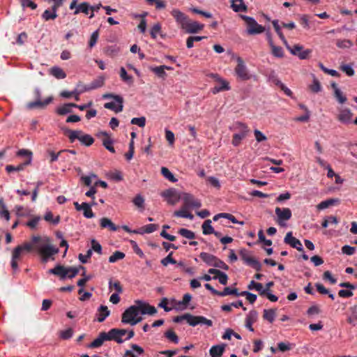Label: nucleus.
I'll use <instances>...</instances> for the list:
<instances>
[{
  "label": "nucleus",
  "instance_id": "obj_47",
  "mask_svg": "<svg viewBox=\"0 0 357 357\" xmlns=\"http://www.w3.org/2000/svg\"><path fill=\"white\" fill-rule=\"evenodd\" d=\"M126 255L121 251H115L109 257V263H115L119 260L124 259Z\"/></svg>",
  "mask_w": 357,
  "mask_h": 357
},
{
  "label": "nucleus",
  "instance_id": "obj_43",
  "mask_svg": "<svg viewBox=\"0 0 357 357\" xmlns=\"http://www.w3.org/2000/svg\"><path fill=\"white\" fill-rule=\"evenodd\" d=\"M132 203L135 206H136L138 208L141 210L144 209V198L141 195H137L132 199Z\"/></svg>",
  "mask_w": 357,
  "mask_h": 357
},
{
  "label": "nucleus",
  "instance_id": "obj_42",
  "mask_svg": "<svg viewBox=\"0 0 357 357\" xmlns=\"http://www.w3.org/2000/svg\"><path fill=\"white\" fill-rule=\"evenodd\" d=\"M105 108L111 109L118 113L123 110V103H119V105L116 107V103L114 102H106L104 105Z\"/></svg>",
  "mask_w": 357,
  "mask_h": 357
},
{
  "label": "nucleus",
  "instance_id": "obj_46",
  "mask_svg": "<svg viewBox=\"0 0 357 357\" xmlns=\"http://www.w3.org/2000/svg\"><path fill=\"white\" fill-rule=\"evenodd\" d=\"M165 337L174 344L178 343V337L172 329H169L166 331L165 333Z\"/></svg>",
  "mask_w": 357,
  "mask_h": 357
},
{
  "label": "nucleus",
  "instance_id": "obj_29",
  "mask_svg": "<svg viewBox=\"0 0 357 357\" xmlns=\"http://www.w3.org/2000/svg\"><path fill=\"white\" fill-rule=\"evenodd\" d=\"M171 70L172 68L167 66H160L156 67H151L150 70L153 72L157 76L161 78H165L167 76V73L165 70Z\"/></svg>",
  "mask_w": 357,
  "mask_h": 357
},
{
  "label": "nucleus",
  "instance_id": "obj_7",
  "mask_svg": "<svg viewBox=\"0 0 357 357\" xmlns=\"http://www.w3.org/2000/svg\"><path fill=\"white\" fill-rule=\"evenodd\" d=\"M237 65L235 68V73L241 80H248L250 79V75L248 73L247 67L241 57L237 58Z\"/></svg>",
  "mask_w": 357,
  "mask_h": 357
},
{
  "label": "nucleus",
  "instance_id": "obj_56",
  "mask_svg": "<svg viewBox=\"0 0 357 357\" xmlns=\"http://www.w3.org/2000/svg\"><path fill=\"white\" fill-rule=\"evenodd\" d=\"M79 269L84 270V267L82 266H79V268H76V267L67 268V270H68L67 277H68L70 279L75 278L78 274Z\"/></svg>",
  "mask_w": 357,
  "mask_h": 357
},
{
  "label": "nucleus",
  "instance_id": "obj_23",
  "mask_svg": "<svg viewBox=\"0 0 357 357\" xmlns=\"http://www.w3.org/2000/svg\"><path fill=\"white\" fill-rule=\"evenodd\" d=\"M231 7L236 13L246 12L248 10V6L243 2V0H231Z\"/></svg>",
  "mask_w": 357,
  "mask_h": 357
},
{
  "label": "nucleus",
  "instance_id": "obj_38",
  "mask_svg": "<svg viewBox=\"0 0 357 357\" xmlns=\"http://www.w3.org/2000/svg\"><path fill=\"white\" fill-rule=\"evenodd\" d=\"M187 209L188 208H185V206H183V208H181V210L176 211L174 213V215L176 217L185 218H188L190 220H192L194 218L193 215L188 212Z\"/></svg>",
  "mask_w": 357,
  "mask_h": 357
},
{
  "label": "nucleus",
  "instance_id": "obj_14",
  "mask_svg": "<svg viewBox=\"0 0 357 357\" xmlns=\"http://www.w3.org/2000/svg\"><path fill=\"white\" fill-rule=\"evenodd\" d=\"M161 195L162 197H165L168 204L171 205H174L175 204H176L180 199V197L177 194L176 190L173 188H170L163 191L161 193Z\"/></svg>",
  "mask_w": 357,
  "mask_h": 357
},
{
  "label": "nucleus",
  "instance_id": "obj_48",
  "mask_svg": "<svg viewBox=\"0 0 357 357\" xmlns=\"http://www.w3.org/2000/svg\"><path fill=\"white\" fill-rule=\"evenodd\" d=\"M105 78L102 76L98 77L89 84L91 90L96 89L104 85Z\"/></svg>",
  "mask_w": 357,
  "mask_h": 357
},
{
  "label": "nucleus",
  "instance_id": "obj_4",
  "mask_svg": "<svg viewBox=\"0 0 357 357\" xmlns=\"http://www.w3.org/2000/svg\"><path fill=\"white\" fill-rule=\"evenodd\" d=\"M240 17L247 24L248 34H259L265 31V28L263 26L259 24L253 17L243 15H241Z\"/></svg>",
  "mask_w": 357,
  "mask_h": 357
},
{
  "label": "nucleus",
  "instance_id": "obj_57",
  "mask_svg": "<svg viewBox=\"0 0 357 357\" xmlns=\"http://www.w3.org/2000/svg\"><path fill=\"white\" fill-rule=\"evenodd\" d=\"M16 215L18 217H26L29 215V211L22 206H15Z\"/></svg>",
  "mask_w": 357,
  "mask_h": 357
},
{
  "label": "nucleus",
  "instance_id": "obj_33",
  "mask_svg": "<svg viewBox=\"0 0 357 357\" xmlns=\"http://www.w3.org/2000/svg\"><path fill=\"white\" fill-rule=\"evenodd\" d=\"M120 51V49L116 45H109L104 49V53L110 57L116 56Z\"/></svg>",
  "mask_w": 357,
  "mask_h": 357
},
{
  "label": "nucleus",
  "instance_id": "obj_41",
  "mask_svg": "<svg viewBox=\"0 0 357 357\" xmlns=\"http://www.w3.org/2000/svg\"><path fill=\"white\" fill-rule=\"evenodd\" d=\"M227 295H234L236 296H239L241 294L236 288L231 289L229 287H225L222 291H219L218 294L220 296H226Z\"/></svg>",
  "mask_w": 357,
  "mask_h": 357
},
{
  "label": "nucleus",
  "instance_id": "obj_36",
  "mask_svg": "<svg viewBox=\"0 0 357 357\" xmlns=\"http://www.w3.org/2000/svg\"><path fill=\"white\" fill-rule=\"evenodd\" d=\"M351 314L347 318V322L355 326L357 324V307L354 306L350 308Z\"/></svg>",
  "mask_w": 357,
  "mask_h": 357
},
{
  "label": "nucleus",
  "instance_id": "obj_27",
  "mask_svg": "<svg viewBox=\"0 0 357 357\" xmlns=\"http://www.w3.org/2000/svg\"><path fill=\"white\" fill-rule=\"evenodd\" d=\"M30 164H31V159L25 160L23 162H22L21 164H20L17 166L7 165L6 167V170L8 173H10L14 171H16V172L22 171L26 166H27Z\"/></svg>",
  "mask_w": 357,
  "mask_h": 357
},
{
  "label": "nucleus",
  "instance_id": "obj_30",
  "mask_svg": "<svg viewBox=\"0 0 357 357\" xmlns=\"http://www.w3.org/2000/svg\"><path fill=\"white\" fill-rule=\"evenodd\" d=\"M74 107H77V104L66 103L62 105L61 107L57 108L56 112L59 115H65L66 114L70 113L72 112V108Z\"/></svg>",
  "mask_w": 357,
  "mask_h": 357
},
{
  "label": "nucleus",
  "instance_id": "obj_24",
  "mask_svg": "<svg viewBox=\"0 0 357 357\" xmlns=\"http://www.w3.org/2000/svg\"><path fill=\"white\" fill-rule=\"evenodd\" d=\"M340 204V199L337 198H331L320 202L317 208L318 210H324L333 206Z\"/></svg>",
  "mask_w": 357,
  "mask_h": 357
},
{
  "label": "nucleus",
  "instance_id": "obj_34",
  "mask_svg": "<svg viewBox=\"0 0 357 357\" xmlns=\"http://www.w3.org/2000/svg\"><path fill=\"white\" fill-rule=\"evenodd\" d=\"M50 74L57 79H64L66 77V73L62 68L54 66L50 69Z\"/></svg>",
  "mask_w": 357,
  "mask_h": 357
},
{
  "label": "nucleus",
  "instance_id": "obj_58",
  "mask_svg": "<svg viewBox=\"0 0 357 357\" xmlns=\"http://www.w3.org/2000/svg\"><path fill=\"white\" fill-rule=\"evenodd\" d=\"M98 37H99V31L98 30H96L92 33V34L90 37V40L89 41V45H88L89 48H92L96 45V44L98 41Z\"/></svg>",
  "mask_w": 357,
  "mask_h": 357
},
{
  "label": "nucleus",
  "instance_id": "obj_5",
  "mask_svg": "<svg viewBox=\"0 0 357 357\" xmlns=\"http://www.w3.org/2000/svg\"><path fill=\"white\" fill-rule=\"evenodd\" d=\"M35 94L36 100L33 102H29L26 104V108L29 109H33L35 108H40L44 109L49 104H50L53 100V97L50 96L45 99L43 101L40 100V92L39 89L35 90Z\"/></svg>",
  "mask_w": 357,
  "mask_h": 357
},
{
  "label": "nucleus",
  "instance_id": "obj_54",
  "mask_svg": "<svg viewBox=\"0 0 357 357\" xmlns=\"http://www.w3.org/2000/svg\"><path fill=\"white\" fill-rule=\"evenodd\" d=\"M114 289L116 294H121L123 292V288L119 281L116 280L114 282H112V280L109 282V289L110 291L112 290V289Z\"/></svg>",
  "mask_w": 357,
  "mask_h": 357
},
{
  "label": "nucleus",
  "instance_id": "obj_18",
  "mask_svg": "<svg viewBox=\"0 0 357 357\" xmlns=\"http://www.w3.org/2000/svg\"><path fill=\"white\" fill-rule=\"evenodd\" d=\"M171 14L174 17L176 21L181 24V28L183 27V26L188 20V16L178 9H174L171 12Z\"/></svg>",
  "mask_w": 357,
  "mask_h": 357
},
{
  "label": "nucleus",
  "instance_id": "obj_16",
  "mask_svg": "<svg viewBox=\"0 0 357 357\" xmlns=\"http://www.w3.org/2000/svg\"><path fill=\"white\" fill-rule=\"evenodd\" d=\"M58 252L59 249L52 246L50 243H48L39 253L43 257V261H46L50 257Z\"/></svg>",
  "mask_w": 357,
  "mask_h": 357
},
{
  "label": "nucleus",
  "instance_id": "obj_26",
  "mask_svg": "<svg viewBox=\"0 0 357 357\" xmlns=\"http://www.w3.org/2000/svg\"><path fill=\"white\" fill-rule=\"evenodd\" d=\"M199 257L208 266H213L214 264L218 259V257L215 255L207 252H201L199 255Z\"/></svg>",
  "mask_w": 357,
  "mask_h": 357
},
{
  "label": "nucleus",
  "instance_id": "obj_50",
  "mask_svg": "<svg viewBox=\"0 0 357 357\" xmlns=\"http://www.w3.org/2000/svg\"><path fill=\"white\" fill-rule=\"evenodd\" d=\"M246 264L248 266L252 267L257 271H260L261 270V264L259 263V261H257L252 257H251L250 259H248V261L246 262Z\"/></svg>",
  "mask_w": 357,
  "mask_h": 357
},
{
  "label": "nucleus",
  "instance_id": "obj_20",
  "mask_svg": "<svg viewBox=\"0 0 357 357\" xmlns=\"http://www.w3.org/2000/svg\"><path fill=\"white\" fill-rule=\"evenodd\" d=\"M105 341H109L107 333L101 332L98 337L95 339L89 345L91 348H98L102 345Z\"/></svg>",
  "mask_w": 357,
  "mask_h": 357
},
{
  "label": "nucleus",
  "instance_id": "obj_31",
  "mask_svg": "<svg viewBox=\"0 0 357 357\" xmlns=\"http://www.w3.org/2000/svg\"><path fill=\"white\" fill-rule=\"evenodd\" d=\"M100 227L102 228H109L110 231H116L118 229L116 227L112 221L107 218H102L100 219Z\"/></svg>",
  "mask_w": 357,
  "mask_h": 357
},
{
  "label": "nucleus",
  "instance_id": "obj_6",
  "mask_svg": "<svg viewBox=\"0 0 357 357\" xmlns=\"http://www.w3.org/2000/svg\"><path fill=\"white\" fill-rule=\"evenodd\" d=\"M238 128L239 132L234 134L232 139V144L234 146H238L241 144V140L246 137L249 132L248 127L243 123H238Z\"/></svg>",
  "mask_w": 357,
  "mask_h": 357
},
{
  "label": "nucleus",
  "instance_id": "obj_52",
  "mask_svg": "<svg viewBox=\"0 0 357 357\" xmlns=\"http://www.w3.org/2000/svg\"><path fill=\"white\" fill-rule=\"evenodd\" d=\"M178 233L188 239H194L195 238V234L193 231L185 228L180 229Z\"/></svg>",
  "mask_w": 357,
  "mask_h": 357
},
{
  "label": "nucleus",
  "instance_id": "obj_60",
  "mask_svg": "<svg viewBox=\"0 0 357 357\" xmlns=\"http://www.w3.org/2000/svg\"><path fill=\"white\" fill-rule=\"evenodd\" d=\"M310 89L313 93H318L321 90V86L319 81L314 77L312 84L310 85Z\"/></svg>",
  "mask_w": 357,
  "mask_h": 357
},
{
  "label": "nucleus",
  "instance_id": "obj_11",
  "mask_svg": "<svg viewBox=\"0 0 357 357\" xmlns=\"http://www.w3.org/2000/svg\"><path fill=\"white\" fill-rule=\"evenodd\" d=\"M109 341L114 340L119 344L123 343L124 340L122 339V337L127 334V330L126 329H119V328H112L107 333Z\"/></svg>",
  "mask_w": 357,
  "mask_h": 357
},
{
  "label": "nucleus",
  "instance_id": "obj_17",
  "mask_svg": "<svg viewBox=\"0 0 357 357\" xmlns=\"http://www.w3.org/2000/svg\"><path fill=\"white\" fill-rule=\"evenodd\" d=\"M100 137H102V144L108 151L112 153H114L115 150L113 144V140L111 139L109 134L105 131H101L98 133Z\"/></svg>",
  "mask_w": 357,
  "mask_h": 357
},
{
  "label": "nucleus",
  "instance_id": "obj_12",
  "mask_svg": "<svg viewBox=\"0 0 357 357\" xmlns=\"http://www.w3.org/2000/svg\"><path fill=\"white\" fill-rule=\"evenodd\" d=\"M77 0H72L70 4V9L73 10L75 9L74 11V15H77L79 13H83L86 15L89 13V10H90L91 6L88 2H82L78 6L77 5Z\"/></svg>",
  "mask_w": 357,
  "mask_h": 357
},
{
  "label": "nucleus",
  "instance_id": "obj_37",
  "mask_svg": "<svg viewBox=\"0 0 357 357\" xmlns=\"http://www.w3.org/2000/svg\"><path fill=\"white\" fill-rule=\"evenodd\" d=\"M270 45L271 47V52L275 57L282 58L284 56V52L281 47L273 45L272 40H270Z\"/></svg>",
  "mask_w": 357,
  "mask_h": 357
},
{
  "label": "nucleus",
  "instance_id": "obj_13",
  "mask_svg": "<svg viewBox=\"0 0 357 357\" xmlns=\"http://www.w3.org/2000/svg\"><path fill=\"white\" fill-rule=\"evenodd\" d=\"M183 204L185 208H200L202 206L201 202L197 199H195L193 195L185 193L183 197Z\"/></svg>",
  "mask_w": 357,
  "mask_h": 357
},
{
  "label": "nucleus",
  "instance_id": "obj_55",
  "mask_svg": "<svg viewBox=\"0 0 357 357\" xmlns=\"http://www.w3.org/2000/svg\"><path fill=\"white\" fill-rule=\"evenodd\" d=\"M44 219L47 222H52L53 225H57L60 221L59 216H56V218H54L53 214L51 211H48L46 213V214L44 216Z\"/></svg>",
  "mask_w": 357,
  "mask_h": 357
},
{
  "label": "nucleus",
  "instance_id": "obj_2",
  "mask_svg": "<svg viewBox=\"0 0 357 357\" xmlns=\"http://www.w3.org/2000/svg\"><path fill=\"white\" fill-rule=\"evenodd\" d=\"M48 243H50V239L47 236H33L30 241L25 242L19 246L23 251L27 252L37 251L39 253Z\"/></svg>",
  "mask_w": 357,
  "mask_h": 357
},
{
  "label": "nucleus",
  "instance_id": "obj_39",
  "mask_svg": "<svg viewBox=\"0 0 357 357\" xmlns=\"http://www.w3.org/2000/svg\"><path fill=\"white\" fill-rule=\"evenodd\" d=\"M202 232L204 235L212 234L214 232V229L211 226V220L208 219L204 222L202 224Z\"/></svg>",
  "mask_w": 357,
  "mask_h": 357
},
{
  "label": "nucleus",
  "instance_id": "obj_1",
  "mask_svg": "<svg viewBox=\"0 0 357 357\" xmlns=\"http://www.w3.org/2000/svg\"><path fill=\"white\" fill-rule=\"evenodd\" d=\"M157 312L154 306L142 301H135V305L130 306L122 314L121 322L125 324L135 326L141 322L143 318L139 314L153 315Z\"/></svg>",
  "mask_w": 357,
  "mask_h": 357
},
{
  "label": "nucleus",
  "instance_id": "obj_22",
  "mask_svg": "<svg viewBox=\"0 0 357 357\" xmlns=\"http://www.w3.org/2000/svg\"><path fill=\"white\" fill-rule=\"evenodd\" d=\"M22 252V249L19 245L17 246L13 251L11 267L14 271H16L18 268V264L17 261L20 258V255Z\"/></svg>",
  "mask_w": 357,
  "mask_h": 357
},
{
  "label": "nucleus",
  "instance_id": "obj_49",
  "mask_svg": "<svg viewBox=\"0 0 357 357\" xmlns=\"http://www.w3.org/2000/svg\"><path fill=\"white\" fill-rule=\"evenodd\" d=\"M91 86L89 84H84L82 82H79L77 84L76 89L74 90V93H83L86 91H91Z\"/></svg>",
  "mask_w": 357,
  "mask_h": 357
},
{
  "label": "nucleus",
  "instance_id": "obj_8",
  "mask_svg": "<svg viewBox=\"0 0 357 357\" xmlns=\"http://www.w3.org/2000/svg\"><path fill=\"white\" fill-rule=\"evenodd\" d=\"M287 50L295 56H297L300 59H306L312 53L310 49L303 50V46L301 45H295L293 47L287 46Z\"/></svg>",
  "mask_w": 357,
  "mask_h": 357
},
{
  "label": "nucleus",
  "instance_id": "obj_53",
  "mask_svg": "<svg viewBox=\"0 0 357 357\" xmlns=\"http://www.w3.org/2000/svg\"><path fill=\"white\" fill-rule=\"evenodd\" d=\"M43 19H44L45 21H48L50 20H54L57 17L56 13L54 12L53 10H45L43 15H42Z\"/></svg>",
  "mask_w": 357,
  "mask_h": 357
},
{
  "label": "nucleus",
  "instance_id": "obj_32",
  "mask_svg": "<svg viewBox=\"0 0 357 357\" xmlns=\"http://www.w3.org/2000/svg\"><path fill=\"white\" fill-rule=\"evenodd\" d=\"M276 317V309H264L263 312V318L270 323H273Z\"/></svg>",
  "mask_w": 357,
  "mask_h": 357
},
{
  "label": "nucleus",
  "instance_id": "obj_15",
  "mask_svg": "<svg viewBox=\"0 0 357 357\" xmlns=\"http://www.w3.org/2000/svg\"><path fill=\"white\" fill-rule=\"evenodd\" d=\"M204 26L202 24L188 20L182 29H185L188 33H196L202 31Z\"/></svg>",
  "mask_w": 357,
  "mask_h": 357
},
{
  "label": "nucleus",
  "instance_id": "obj_64",
  "mask_svg": "<svg viewBox=\"0 0 357 357\" xmlns=\"http://www.w3.org/2000/svg\"><path fill=\"white\" fill-rule=\"evenodd\" d=\"M161 26L159 23H157L153 26L151 29L150 34L151 36L155 39L157 38V36L160 33Z\"/></svg>",
  "mask_w": 357,
  "mask_h": 357
},
{
  "label": "nucleus",
  "instance_id": "obj_28",
  "mask_svg": "<svg viewBox=\"0 0 357 357\" xmlns=\"http://www.w3.org/2000/svg\"><path fill=\"white\" fill-rule=\"evenodd\" d=\"M257 312L255 310H252L250 312L248 317L246 318V324L245 326L250 331H253L254 328H252V324L257 321Z\"/></svg>",
  "mask_w": 357,
  "mask_h": 357
},
{
  "label": "nucleus",
  "instance_id": "obj_25",
  "mask_svg": "<svg viewBox=\"0 0 357 357\" xmlns=\"http://www.w3.org/2000/svg\"><path fill=\"white\" fill-rule=\"evenodd\" d=\"M225 346L224 344L213 346L209 350L211 356L221 357L225 350Z\"/></svg>",
  "mask_w": 357,
  "mask_h": 357
},
{
  "label": "nucleus",
  "instance_id": "obj_61",
  "mask_svg": "<svg viewBox=\"0 0 357 357\" xmlns=\"http://www.w3.org/2000/svg\"><path fill=\"white\" fill-rule=\"evenodd\" d=\"M187 322L191 326H195L199 324V316H193L190 313H187Z\"/></svg>",
  "mask_w": 357,
  "mask_h": 357
},
{
  "label": "nucleus",
  "instance_id": "obj_40",
  "mask_svg": "<svg viewBox=\"0 0 357 357\" xmlns=\"http://www.w3.org/2000/svg\"><path fill=\"white\" fill-rule=\"evenodd\" d=\"M82 206V211H83V215L85 218H91L94 217V213L92 211L90 204L83 202Z\"/></svg>",
  "mask_w": 357,
  "mask_h": 357
},
{
  "label": "nucleus",
  "instance_id": "obj_10",
  "mask_svg": "<svg viewBox=\"0 0 357 357\" xmlns=\"http://www.w3.org/2000/svg\"><path fill=\"white\" fill-rule=\"evenodd\" d=\"M284 242L286 244L289 245L291 247L296 248L299 252H304L301 241L294 237L291 231H289L286 234L284 238Z\"/></svg>",
  "mask_w": 357,
  "mask_h": 357
},
{
  "label": "nucleus",
  "instance_id": "obj_59",
  "mask_svg": "<svg viewBox=\"0 0 357 357\" xmlns=\"http://www.w3.org/2000/svg\"><path fill=\"white\" fill-rule=\"evenodd\" d=\"M352 45V42L348 39L337 40L336 42V45L339 48H349Z\"/></svg>",
  "mask_w": 357,
  "mask_h": 357
},
{
  "label": "nucleus",
  "instance_id": "obj_51",
  "mask_svg": "<svg viewBox=\"0 0 357 357\" xmlns=\"http://www.w3.org/2000/svg\"><path fill=\"white\" fill-rule=\"evenodd\" d=\"M74 331L73 328H69L64 331H61L59 332V337L62 340H69L70 339L73 335Z\"/></svg>",
  "mask_w": 357,
  "mask_h": 357
},
{
  "label": "nucleus",
  "instance_id": "obj_35",
  "mask_svg": "<svg viewBox=\"0 0 357 357\" xmlns=\"http://www.w3.org/2000/svg\"><path fill=\"white\" fill-rule=\"evenodd\" d=\"M98 312H99V317H98V321L99 322L104 321L105 319H106V317H107L110 314L109 310H108L107 307L105 305H100L98 309Z\"/></svg>",
  "mask_w": 357,
  "mask_h": 357
},
{
  "label": "nucleus",
  "instance_id": "obj_19",
  "mask_svg": "<svg viewBox=\"0 0 357 357\" xmlns=\"http://www.w3.org/2000/svg\"><path fill=\"white\" fill-rule=\"evenodd\" d=\"M353 114L349 109H343L340 111L337 119L342 123H349L351 122Z\"/></svg>",
  "mask_w": 357,
  "mask_h": 357
},
{
  "label": "nucleus",
  "instance_id": "obj_45",
  "mask_svg": "<svg viewBox=\"0 0 357 357\" xmlns=\"http://www.w3.org/2000/svg\"><path fill=\"white\" fill-rule=\"evenodd\" d=\"M120 77L123 82L128 84L133 83L132 77L128 75L126 69L123 67H121L120 69Z\"/></svg>",
  "mask_w": 357,
  "mask_h": 357
},
{
  "label": "nucleus",
  "instance_id": "obj_9",
  "mask_svg": "<svg viewBox=\"0 0 357 357\" xmlns=\"http://www.w3.org/2000/svg\"><path fill=\"white\" fill-rule=\"evenodd\" d=\"M275 214L278 217L277 222L280 226H284V222L289 220L291 218V211L289 208H283L281 209L277 207L275 208Z\"/></svg>",
  "mask_w": 357,
  "mask_h": 357
},
{
  "label": "nucleus",
  "instance_id": "obj_44",
  "mask_svg": "<svg viewBox=\"0 0 357 357\" xmlns=\"http://www.w3.org/2000/svg\"><path fill=\"white\" fill-rule=\"evenodd\" d=\"M161 174L165 178L171 182L174 183L177 181V179L174 177L172 173L165 167H162L161 168Z\"/></svg>",
  "mask_w": 357,
  "mask_h": 357
},
{
  "label": "nucleus",
  "instance_id": "obj_21",
  "mask_svg": "<svg viewBox=\"0 0 357 357\" xmlns=\"http://www.w3.org/2000/svg\"><path fill=\"white\" fill-rule=\"evenodd\" d=\"M48 272L49 273L59 276L61 279L65 278L68 275L67 268L62 265H56L54 268L50 269Z\"/></svg>",
  "mask_w": 357,
  "mask_h": 357
},
{
  "label": "nucleus",
  "instance_id": "obj_3",
  "mask_svg": "<svg viewBox=\"0 0 357 357\" xmlns=\"http://www.w3.org/2000/svg\"><path fill=\"white\" fill-rule=\"evenodd\" d=\"M65 134L68 137L70 142L75 139L79 140L82 144L89 146L94 142V139L88 134H84L82 130H72L67 129Z\"/></svg>",
  "mask_w": 357,
  "mask_h": 357
},
{
  "label": "nucleus",
  "instance_id": "obj_62",
  "mask_svg": "<svg viewBox=\"0 0 357 357\" xmlns=\"http://www.w3.org/2000/svg\"><path fill=\"white\" fill-rule=\"evenodd\" d=\"M240 294H241L240 296H245L246 299L251 304L254 303L256 301V300H257V295H255V294H254L252 293H250L249 291H241L240 293Z\"/></svg>",
  "mask_w": 357,
  "mask_h": 357
},
{
  "label": "nucleus",
  "instance_id": "obj_63",
  "mask_svg": "<svg viewBox=\"0 0 357 357\" xmlns=\"http://www.w3.org/2000/svg\"><path fill=\"white\" fill-rule=\"evenodd\" d=\"M213 279L214 280H218L219 282L221 284H223V285H225L227 284V280H228V276L226 273H225L224 272H220L218 276H213Z\"/></svg>",
  "mask_w": 357,
  "mask_h": 357
}]
</instances>
